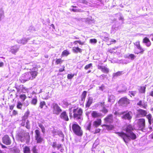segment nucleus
Wrapping results in <instances>:
<instances>
[{
	"label": "nucleus",
	"mask_w": 153,
	"mask_h": 153,
	"mask_svg": "<svg viewBox=\"0 0 153 153\" xmlns=\"http://www.w3.org/2000/svg\"><path fill=\"white\" fill-rule=\"evenodd\" d=\"M2 142L7 145H10L12 143V141L10 137L7 135H4L2 138Z\"/></svg>",
	"instance_id": "obj_12"
},
{
	"label": "nucleus",
	"mask_w": 153,
	"mask_h": 153,
	"mask_svg": "<svg viewBox=\"0 0 153 153\" xmlns=\"http://www.w3.org/2000/svg\"><path fill=\"white\" fill-rule=\"evenodd\" d=\"M77 43H78L79 45H83L84 44V42H82L80 40H76L74 42V44L75 45L77 44Z\"/></svg>",
	"instance_id": "obj_37"
},
{
	"label": "nucleus",
	"mask_w": 153,
	"mask_h": 153,
	"mask_svg": "<svg viewBox=\"0 0 153 153\" xmlns=\"http://www.w3.org/2000/svg\"><path fill=\"white\" fill-rule=\"evenodd\" d=\"M75 75H76V74H68L67 75V78L68 79H71L73 78V77Z\"/></svg>",
	"instance_id": "obj_43"
},
{
	"label": "nucleus",
	"mask_w": 153,
	"mask_h": 153,
	"mask_svg": "<svg viewBox=\"0 0 153 153\" xmlns=\"http://www.w3.org/2000/svg\"><path fill=\"white\" fill-rule=\"evenodd\" d=\"M92 63H91L85 65V66L84 67V69L85 70H87L88 69L90 68L91 67H92Z\"/></svg>",
	"instance_id": "obj_45"
},
{
	"label": "nucleus",
	"mask_w": 153,
	"mask_h": 153,
	"mask_svg": "<svg viewBox=\"0 0 153 153\" xmlns=\"http://www.w3.org/2000/svg\"><path fill=\"white\" fill-rule=\"evenodd\" d=\"M29 72L31 75L33 79L36 78L38 74V70L36 71H29Z\"/></svg>",
	"instance_id": "obj_23"
},
{
	"label": "nucleus",
	"mask_w": 153,
	"mask_h": 153,
	"mask_svg": "<svg viewBox=\"0 0 153 153\" xmlns=\"http://www.w3.org/2000/svg\"><path fill=\"white\" fill-rule=\"evenodd\" d=\"M72 129L73 132L76 135L79 137H81L82 135L83 131L81 127L76 123L72 124Z\"/></svg>",
	"instance_id": "obj_3"
},
{
	"label": "nucleus",
	"mask_w": 153,
	"mask_h": 153,
	"mask_svg": "<svg viewBox=\"0 0 153 153\" xmlns=\"http://www.w3.org/2000/svg\"><path fill=\"white\" fill-rule=\"evenodd\" d=\"M111 42H114V43H115L116 42V40L115 39H112Z\"/></svg>",
	"instance_id": "obj_63"
},
{
	"label": "nucleus",
	"mask_w": 153,
	"mask_h": 153,
	"mask_svg": "<svg viewBox=\"0 0 153 153\" xmlns=\"http://www.w3.org/2000/svg\"><path fill=\"white\" fill-rule=\"evenodd\" d=\"M30 80L33 79L29 72L24 73L19 79L20 81L22 83H25Z\"/></svg>",
	"instance_id": "obj_7"
},
{
	"label": "nucleus",
	"mask_w": 153,
	"mask_h": 153,
	"mask_svg": "<svg viewBox=\"0 0 153 153\" xmlns=\"http://www.w3.org/2000/svg\"><path fill=\"white\" fill-rule=\"evenodd\" d=\"M35 137L37 143H41L44 140V139L41 135L40 132L39 130L36 129L35 131Z\"/></svg>",
	"instance_id": "obj_8"
},
{
	"label": "nucleus",
	"mask_w": 153,
	"mask_h": 153,
	"mask_svg": "<svg viewBox=\"0 0 153 153\" xmlns=\"http://www.w3.org/2000/svg\"><path fill=\"white\" fill-rule=\"evenodd\" d=\"M18 114V112L17 111L15 110H13L12 112V115L13 116H16Z\"/></svg>",
	"instance_id": "obj_53"
},
{
	"label": "nucleus",
	"mask_w": 153,
	"mask_h": 153,
	"mask_svg": "<svg viewBox=\"0 0 153 153\" xmlns=\"http://www.w3.org/2000/svg\"><path fill=\"white\" fill-rule=\"evenodd\" d=\"M87 92L86 91H84L82 93L81 97L80 100L82 101H84L85 100L86 95H87Z\"/></svg>",
	"instance_id": "obj_28"
},
{
	"label": "nucleus",
	"mask_w": 153,
	"mask_h": 153,
	"mask_svg": "<svg viewBox=\"0 0 153 153\" xmlns=\"http://www.w3.org/2000/svg\"><path fill=\"white\" fill-rule=\"evenodd\" d=\"M134 45L136 46L137 48L134 49V53L137 54H143L144 53L145 50L141 46L139 41H137L134 43Z\"/></svg>",
	"instance_id": "obj_5"
},
{
	"label": "nucleus",
	"mask_w": 153,
	"mask_h": 153,
	"mask_svg": "<svg viewBox=\"0 0 153 153\" xmlns=\"http://www.w3.org/2000/svg\"><path fill=\"white\" fill-rule=\"evenodd\" d=\"M30 114V111H27L25 113L24 116H23V118L25 119H27Z\"/></svg>",
	"instance_id": "obj_42"
},
{
	"label": "nucleus",
	"mask_w": 153,
	"mask_h": 153,
	"mask_svg": "<svg viewBox=\"0 0 153 153\" xmlns=\"http://www.w3.org/2000/svg\"><path fill=\"white\" fill-rule=\"evenodd\" d=\"M136 56L135 55L133 54H130L128 56H127L125 57L126 58H129L131 60H133L135 58Z\"/></svg>",
	"instance_id": "obj_40"
},
{
	"label": "nucleus",
	"mask_w": 153,
	"mask_h": 153,
	"mask_svg": "<svg viewBox=\"0 0 153 153\" xmlns=\"http://www.w3.org/2000/svg\"><path fill=\"white\" fill-rule=\"evenodd\" d=\"M71 10L74 12H80V10H78L74 9H72V10Z\"/></svg>",
	"instance_id": "obj_56"
},
{
	"label": "nucleus",
	"mask_w": 153,
	"mask_h": 153,
	"mask_svg": "<svg viewBox=\"0 0 153 153\" xmlns=\"http://www.w3.org/2000/svg\"><path fill=\"white\" fill-rule=\"evenodd\" d=\"M134 129V126L128 124L124 129L127 133L123 131L115 132V133L121 137L125 142L127 143H128L127 141L130 140V139L134 140L136 138V135L132 132Z\"/></svg>",
	"instance_id": "obj_1"
},
{
	"label": "nucleus",
	"mask_w": 153,
	"mask_h": 153,
	"mask_svg": "<svg viewBox=\"0 0 153 153\" xmlns=\"http://www.w3.org/2000/svg\"><path fill=\"white\" fill-rule=\"evenodd\" d=\"M143 42L145 44L146 46L149 47L151 45V42L149 39L147 37H145L143 39Z\"/></svg>",
	"instance_id": "obj_19"
},
{
	"label": "nucleus",
	"mask_w": 153,
	"mask_h": 153,
	"mask_svg": "<svg viewBox=\"0 0 153 153\" xmlns=\"http://www.w3.org/2000/svg\"><path fill=\"white\" fill-rule=\"evenodd\" d=\"M1 146L2 148H7V147L5 145H3V144H1Z\"/></svg>",
	"instance_id": "obj_59"
},
{
	"label": "nucleus",
	"mask_w": 153,
	"mask_h": 153,
	"mask_svg": "<svg viewBox=\"0 0 153 153\" xmlns=\"http://www.w3.org/2000/svg\"><path fill=\"white\" fill-rule=\"evenodd\" d=\"M4 65V63L3 62H0V67H2Z\"/></svg>",
	"instance_id": "obj_60"
},
{
	"label": "nucleus",
	"mask_w": 153,
	"mask_h": 153,
	"mask_svg": "<svg viewBox=\"0 0 153 153\" xmlns=\"http://www.w3.org/2000/svg\"><path fill=\"white\" fill-rule=\"evenodd\" d=\"M137 114L136 115L137 117H146L148 121V123L150 125L152 124V115L151 114L147 115V112L146 110L141 109H139L137 110Z\"/></svg>",
	"instance_id": "obj_2"
},
{
	"label": "nucleus",
	"mask_w": 153,
	"mask_h": 153,
	"mask_svg": "<svg viewBox=\"0 0 153 153\" xmlns=\"http://www.w3.org/2000/svg\"><path fill=\"white\" fill-rule=\"evenodd\" d=\"M51 26L53 29H55V27L54 26V25L53 24H52L51 25Z\"/></svg>",
	"instance_id": "obj_62"
},
{
	"label": "nucleus",
	"mask_w": 153,
	"mask_h": 153,
	"mask_svg": "<svg viewBox=\"0 0 153 153\" xmlns=\"http://www.w3.org/2000/svg\"><path fill=\"white\" fill-rule=\"evenodd\" d=\"M53 114L56 115H59L62 111V110L57 103H54L51 107Z\"/></svg>",
	"instance_id": "obj_11"
},
{
	"label": "nucleus",
	"mask_w": 153,
	"mask_h": 153,
	"mask_svg": "<svg viewBox=\"0 0 153 153\" xmlns=\"http://www.w3.org/2000/svg\"><path fill=\"white\" fill-rule=\"evenodd\" d=\"M24 153H31L30 147L26 146L23 149Z\"/></svg>",
	"instance_id": "obj_30"
},
{
	"label": "nucleus",
	"mask_w": 153,
	"mask_h": 153,
	"mask_svg": "<svg viewBox=\"0 0 153 153\" xmlns=\"http://www.w3.org/2000/svg\"><path fill=\"white\" fill-rule=\"evenodd\" d=\"M102 120L100 119H97L94 121L93 123V126L95 127H97L101 125Z\"/></svg>",
	"instance_id": "obj_21"
},
{
	"label": "nucleus",
	"mask_w": 153,
	"mask_h": 153,
	"mask_svg": "<svg viewBox=\"0 0 153 153\" xmlns=\"http://www.w3.org/2000/svg\"><path fill=\"white\" fill-rule=\"evenodd\" d=\"M73 117L74 119L77 120H82L83 110L81 108L77 107L74 108L73 110Z\"/></svg>",
	"instance_id": "obj_4"
},
{
	"label": "nucleus",
	"mask_w": 153,
	"mask_h": 153,
	"mask_svg": "<svg viewBox=\"0 0 153 153\" xmlns=\"http://www.w3.org/2000/svg\"><path fill=\"white\" fill-rule=\"evenodd\" d=\"M121 74H122V72L118 71L114 74V76L117 77V76H120V75H121Z\"/></svg>",
	"instance_id": "obj_47"
},
{
	"label": "nucleus",
	"mask_w": 153,
	"mask_h": 153,
	"mask_svg": "<svg viewBox=\"0 0 153 153\" xmlns=\"http://www.w3.org/2000/svg\"><path fill=\"white\" fill-rule=\"evenodd\" d=\"M100 104L102 105H105V102H101Z\"/></svg>",
	"instance_id": "obj_64"
},
{
	"label": "nucleus",
	"mask_w": 153,
	"mask_h": 153,
	"mask_svg": "<svg viewBox=\"0 0 153 153\" xmlns=\"http://www.w3.org/2000/svg\"><path fill=\"white\" fill-rule=\"evenodd\" d=\"M150 95L153 97V91H152L150 93Z\"/></svg>",
	"instance_id": "obj_61"
},
{
	"label": "nucleus",
	"mask_w": 153,
	"mask_h": 153,
	"mask_svg": "<svg viewBox=\"0 0 153 153\" xmlns=\"http://www.w3.org/2000/svg\"><path fill=\"white\" fill-rule=\"evenodd\" d=\"M101 111L103 113L106 114L108 112V110L104 107L101 110Z\"/></svg>",
	"instance_id": "obj_44"
},
{
	"label": "nucleus",
	"mask_w": 153,
	"mask_h": 153,
	"mask_svg": "<svg viewBox=\"0 0 153 153\" xmlns=\"http://www.w3.org/2000/svg\"><path fill=\"white\" fill-rule=\"evenodd\" d=\"M19 48L16 46H13L11 47L10 52L13 54L15 53L18 50Z\"/></svg>",
	"instance_id": "obj_29"
},
{
	"label": "nucleus",
	"mask_w": 153,
	"mask_h": 153,
	"mask_svg": "<svg viewBox=\"0 0 153 153\" xmlns=\"http://www.w3.org/2000/svg\"><path fill=\"white\" fill-rule=\"evenodd\" d=\"M90 42L91 43H96L97 42V40L96 39H90Z\"/></svg>",
	"instance_id": "obj_51"
},
{
	"label": "nucleus",
	"mask_w": 153,
	"mask_h": 153,
	"mask_svg": "<svg viewBox=\"0 0 153 153\" xmlns=\"http://www.w3.org/2000/svg\"><path fill=\"white\" fill-rule=\"evenodd\" d=\"M62 144H57L56 142H53L52 146L53 148H56L57 149H59L62 148Z\"/></svg>",
	"instance_id": "obj_25"
},
{
	"label": "nucleus",
	"mask_w": 153,
	"mask_h": 153,
	"mask_svg": "<svg viewBox=\"0 0 153 153\" xmlns=\"http://www.w3.org/2000/svg\"><path fill=\"white\" fill-rule=\"evenodd\" d=\"M37 102V100L36 97L35 98L32 99L31 101V103L32 104L35 105H36Z\"/></svg>",
	"instance_id": "obj_36"
},
{
	"label": "nucleus",
	"mask_w": 153,
	"mask_h": 153,
	"mask_svg": "<svg viewBox=\"0 0 153 153\" xmlns=\"http://www.w3.org/2000/svg\"><path fill=\"white\" fill-rule=\"evenodd\" d=\"M65 67L64 65L62 66V68H60L59 70V72H62L65 71Z\"/></svg>",
	"instance_id": "obj_54"
},
{
	"label": "nucleus",
	"mask_w": 153,
	"mask_h": 153,
	"mask_svg": "<svg viewBox=\"0 0 153 153\" xmlns=\"http://www.w3.org/2000/svg\"><path fill=\"white\" fill-rule=\"evenodd\" d=\"M93 99L91 97H88L87 98L85 104V107L89 108L93 102Z\"/></svg>",
	"instance_id": "obj_16"
},
{
	"label": "nucleus",
	"mask_w": 153,
	"mask_h": 153,
	"mask_svg": "<svg viewBox=\"0 0 153 153\" xmlns=\"http://www.w3.org/2000/svg\"><path fill=\"white\" fill-rule=\"evenodd\" d=\"M146 125V122L145 119L141 118L137 120V126L140 130L143 131L145 129Z\"/></svg>",
	"instance_id": "obj_6"
},
{
	"label": "nucleus",
	"mask_w": 153,
	"mask_h": 153,
	"mask_svg": "<svg viewBox=\"0 0 153 153\" xmlns=\"http://www.w3.org/2000/svg\"><path fill=\"white\" fill-rule=\"evenodd\" d=\"M129 92L131 94V95H130V96L131 97V95L133 97L135 96L137 93V91H129Z\"/></svg>",
	"instance_id": "obj_46"
},
{
	"label": "nucleus",
	"mask_w": 153,
	"mask_h": 153,
	"mask_svg": "<svg viewBox=\"0 0 153 153\" xmlns=\"http://www.w3.org/2000/svg\"><path fill=\"white\" fill-rule=\"evenodd\" d=\"M22 106L23 104L20 101L17 102L16 107L18 109L21 110Z\"/></svg>",
	"instance_id": "obj_35"
},
{
	"label": "nucleus",
	"mask_w": 153,
	"mask_h": 153,
	"mask_svg": "<svg viewBox=\"0 0 153 153\" xmlns=\"http://www.w3.org/2000/svg\"><path fill=\"white\" fill-rule=\"evenodd\" d=\"M13 151L14 153H19L20 152V150L17 148L13 149Z\"/></svg>",
	"instance_id": "obj_48"
},
{
	"label": "nucleus",
	"mask_w": 153,
	"mask_h": 153,
	"mask_svg": "<svg viewBox=\"0 0 153 153\" xmlns=\"http://www.w3.org/2000/svg\"><path fill=\"white\" fill-rule=\"evenodd\" d=\"M26 128L29 129L30 128V125L29 124V121L28 120H27V122H26V125L25 126Z\"/></svg>",
	"instance_id": "obj_52"
},
{
	"label": "nucleus",
	"mask_w": 153,
	"mask_h": 153,
	"mask_svg": "<svg viewBox=\"0 0 153 153\" xmlns=\"http://www.w3.org/2000/svg\"><path fill=\"white\" fill-rule=\"evenodd\" d=\"M59 117L61 119L64 120L68 121H69V119L68 114L66 111H63L60 114Z\"/></svg>",
	"instance_id": "obj_15"
},
{
	"label": "nucleus",
	"mask_w": 153,
	"mask_h": 153,
	"mask_svg": "<svg viewBox=\"0 0 153 153\" xmlns=\"http://www.w3.org/2000/svg\"><path fill=\"white\" fill-rule=\"evenodd\" d=\"M15 106V105L14 104H13V105H10L9 106V108H10V109L11 110H12L14 107Z\"/></svg>",
	"instance_id": "obj_57"
},
{
	"label": "nucleus",
	"mask_w": 153,
	"mask_h": 153,
	"mask_svg": "<svg viewBox=\"0 0 153 153\" xmlns=\"http://www.w3.org/2000/svg\"><path fill=\"white\" fill-rule=\"evenodd\" d=\"M137 105L144 109H146L147 106V105L146 102L143 103L142 101L141 100L137 103Z\"/></svg>",
	"instance_id": "obj_22"
},
{
	"label": "nucleus",
	"mask_w": 153,
	"mask_h": 153,
	"mask_svg": "<svg viewBox=\"0 0 153 153\" xmlns=\"http://www.w3.org/2000/svg\"><path fill=\"white\" fill-rule=\"evenodd\" d=\"M28 39L27 38H24L22 39L20 41V43L23 45L25 44L27 42Z\"/></svg>",
	"instance_id": "obj_34"
},
{
	"label": "nucleus",
	"mask_w": 153,
	"mask_h": 153,
	"mask_svg": "<svg viewBox=\"0 0 153 153\" xmlns=\"http://www.w3.org/2000/svg\"><path fill=\"white\" fill-rule=\"evenodd\" d=\"M104 87V86L103 85H102L100 87H99L100 89L101 90V91H103V88Z\"/></svg>",
	"instance_id": "obj_58"
},
{
	"label": "nucleus",
	"mask_w": 153,
	"mask_h": 153,
	"mask_svg": "<svg viewBox=\"0 0 153 153\" xmlns=\"http://www.w3.org/2000/svg\"><path fill=\"white\" fill-rule=\"evenodd\" d=\"M98 69L101 70V71L103 73L108 74L109 72L108 69L105 66H102L98 65H97Z\"/></svg>",
	"instance_id": "obj_18"
},
{
	"label": "nucleus",
	"mask_w": 153,
	"mask_h": 153,
	"mask_svg": "<svg viewBox=\"0 0 153 153\" xmlns=\"http://www.w3.org/2000/svg\"><path fill=\"white\" fill-rule=\"evenodd\" d=\"M146 85H145L144 86H140L138 89V91L140 93L144 94L146 92Z\"/></svg>",
	"instance_id": "obj_27"
},
{
	"label": "nucleus",
	"mask_w": 153,
	"mask_h": 153,
	"mask_svg": "<svg viewBox=\"0 0 153 153\" xmlns=\"http://www.w3.org/2000/svg\"><path fill=\"white\" fill-rule=\"evenodd\" d=\"M19 98L22 100V101L23 102L25 100L27 97L25 94H22L20 95Z\"/></svg>",
	"instance_id": "obj_39"
},
{
	"label": "nucleus",
	"mask_w": 153,
	"mask_h": 153,
	"mask_svg": "<svg viewBox=\"0 0 153 153\" xmlns=\"http://www.w3.org/2000/svg\"><path fill=\"white\" fill-rule=\"evenodd\" d=\"M32 151L33 153H39L38 150L36 148V146H34L32 148Z\"/></svg>",
	"instance_id": "obj_38"
},
{
	"label": "nucleus",
	"mask_w": 153,
	"mask_h": 153,
	"mask_svg": "<svg viewBox=\"0 0 153 153\" xmlns=\"http://www.w3.org/2000/svg\"><path fill=\"white\" fill-rule=\"evenodd\" d=\"M122 115L121 117L122 119L125 120H131L132 118V113L131 111H122Z\"/></svg>",
	"instance_id": "obj_10"
},
{
	"label": "nucleus",
	"mask_w": 153,
	"mask_h": 153,
	"mask_svg": "<svg viewBox=\"0 0 153 153\" xmlns=\"http://www.w3.org/2000/svg\"><path fill=\"white\" fill-rule=\"evenodd\" d=\"M100 128H97L95 130L94 132V134H96L98 133H99L100 131Z\"/></svg>",
	"instance_id": "obj_55"
},
{
	"label": "nucleus",
	"mask_w": 153,
	"mask_h": 153,
	"mask_svg": "<svg viewBox=\"0 0 153 153\" xmlns=\"http://www.w3.org/2000/svg\"><path fill=\"white\" fill-rule=\"evenodd\" d=\"M104 121L106 123L110 124L113 123L114 121L113 115L111 114H108L104 118Z\"/></svg>",
	"instance_id": "obj_13"
},
{
	"label": "nucleus",
	"mask_w": 153,
	"mask_h": 153,
	"mask_svg": "<svg viewBox=\"0 0 153 153\" xmlns=\"http://www.w3.org/2000/svg\"><path fill=\"white\" fill-rule=\"evenodd\" d=\"M108 100L109 102L113 103L115 100V97L113 95L109 96L108 97Z\"/></svg>",
	"instance_id": "obj_26"
},
{
	"label": "nucleus",
	"mask_w": 153,
	"mask_h": 153,
	"mask_svg": "<svg viewBox=\"0 0 153 153\" xmlns=\"http://www.w3.org/2000/svg\"><path fill=\"white\" fill-rule=\"evenodd\" d=\"M91 122H89L88 126L87 127L86 129L90 131L91 129Z\"/></svg>",
	"instance_id": "obj_49"
},
{
	"label": "nucleus",
	"mask_w": 153,
	"mask_h": 153,
	"mask_svg": "<svg viewBox=\"0 0 153 153\" xmlns=\"http://www.w3.org/2000/svg\"><path fill=\"white\" fill-rule=\"evenodd\" d=\"M91 116L94 118H97L100 117L102 116V114L98 111H93L91 114Z\"/></svg>",
	"instance_id": "obj_17"
},
{
	"label": "nucleus",
	"mask_w": 153,
	"mask_h": 153,
	"mask_svg": "<svg viewBox=\"0 0 153 153\" xmlns=\"http://www.w3.org/2000/svg\"><path fill=\"white\" fill-rule=\"evenodd\" d=\"M130 102V100L127 97H123L119 100L118 103L120 106H126Z\"/></svg>",
	"instance_id": "obj_9"
},
{
	"label": "nucleus",
	"mask_w": 153,
	"mask_h": 153,
	"mask_svg": "<svg viewBox=\"0 0 153 153\" xmlns=\"http://www.w3.org/2000/svg\"><path fill=\"white\" fill-rule=\"evenodd\" d=\"M122 111L120 112H118L117 111H116L114 114L115 115H118V116H121L122 114Z\"/></svg>",
	"instance_id": "obj_50"
},
{
	"label": "nucleus",
	"mask_w": 153,
	"mask_h": 153,
	"mask_svg": "<svg viewBox=\"0 0 153 153\" xmlns=\"http://www.w3.org/2000/svg\"><path fill=\"white\" fill-rule=\"evenodd\" d=\"M102 126H104L105 127L106 129L108 131H111L113 130L115 128V126L114 125L112 124L107 125L105 124H103Z\"/></svg>",
	"instance_id": "obj_20"
},
{
	"label": "nucleus",
	"mask_w": 153,
	"mask_h": 153,
	"mask_svg": "<svg viewBox=\"0 0 153 153\" xmlns=\"http://www.w3.org/2000/svg\"><path fill=\"white\" fill-rule=\"evenodd\" d=\"M70 54L69 51L67 50H65L62 52L61 54L62 56H67Z\"/></svg>",
	"instance_id": "obj_31"
},
{
	"label": "nucleus",
	"mask_w": 153,
	"mask_h": 153,
	"mask_svg": "<svg viewBox=\"0 0 153 153\" xmlns=\"http://www.w3.org/2000/svg\"><path fill=\"white\" fill-rule=\"evenodd\" d=\"M72 51L74 53H81L82 52V50L79 48L78 47H74L73 48Z\"/></svg>",
	"instance_id": "obj_24"
},
{
	"label": "nucleus",
	"mask_w": 153,
	"mask_h": 153,
	"mask_svg": "<svg viewBox=\"0 0 153 153\" xmlns=\"http://www.w3.org/2000/svg\"><path fill=\"white\" fill-rule=\"evenodd\" d=\"M22 87L21 91L23 93H26L28 92V88L25 87H23V85H16L15 88L17 90V92H19L20 91V88Z\"/></svg>",
	"instance_id": "obj_14"
},
{
	"label": "nucleus",
	"mask_w": 153,
	"mask_h": 153,
	"mask_svg": "<svg viewBox=\"0 0 153 153\" xmlns=\"http://www.w3.org/2000/svg\"><path fill=\"white\" fill-rule=\"evenodd\" d=\"M39 126L41 128L42 132L43 133H45V129L44 126L41 123H38Z\"/></svg>",
	"instance_id": "obj_32"
},
{
	"label": "nucleus",
	"mask_w": 153,
	"mask_h": 153,
	"mask_svg": "<svg viewBox=\"0 0 153 153\" xmlns=\"http://www.w3.org/2000/svg\"><path fill=\"white\" fill-rule=\"evenodd\" d=\"M46 105L45 102L44 101H41L40 102L39 104V107L41 109L43 107Z\"/></svg>",
	"instance_id": "obj_41"
},
{
	"label": "nucleus",
	"mask_w": 153,
	"mask_h": 153,
	"mask_svg": "<svg viewBox=\"0 0 153 153\" xmlns=\"http://www.w3.org/2000/svg\"><path fill=\"white\" fill-rule=\"evenodd\" d=\"M63 60H62L61 58H58L56 59L55 64L56 65L61 64L64 61Z\"/></svg>",
	"instance_id": "obj_33"
}]
</instances>
